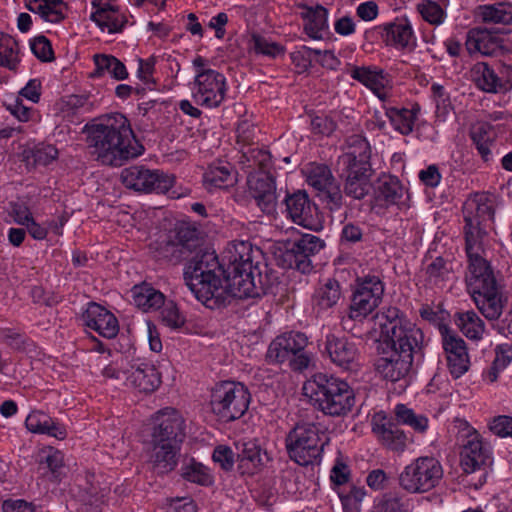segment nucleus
Returning <instances> with one entry per match:
<instances>
[{"mask_svg": "<svg viewBox=\"0 0 512 512\" xmlns=\"http://www.w3.org/2000/svg\"><path fill=\"white\" fill-rule=\"evenodd\" d=\"M225 267L215 252L198 248L187 259L184 280L207 308L221 309L233 298L276 295L279 276L266 262L260 248L248 241L234 242L227 250Z\"/></svg>", "mask_w": 512, "mask_h": 512, "instance_id": "nucleus-1", "label": "nucleus"}, {"mask_svg": "<svg viewBox=\"0 0 512 512\" xmlns=\"http://www.w3.org/2000/svg\"><path fill=\"white\" fill-rule=\"evenodd\" d=\"M375 321L383 344L390 350L375 361V371L383 380L399 382L404 388L409 384L414 362L424 358V334L397 307L378 312Z\"/></svg>", "mask_w": 512, "mask_h": 512, "instance_id": "nucleus-2", "label": "nucleus"}, {"mask_svg": "<svg viewBox=\"0 0 512 512\" xmlns=\"http://www.w3.org/2000/svg\"><path fill=\"white\" fill-rule=\"evenodd\" d=\"M90 154L103 165L121 167L144 152L129 120L121 113L103 115L85 125Z\"/></svg>", "mask_w": 512, "mask_h": 512, "instance_id": "nucleus-3", "label": "nucleus"}, {"mask_svg": "<svg viewBox=\"0 0 512 512\" xmlns=\"http://www.w3.org/2000/svg\"><path fill=\"white\" fill-rule=\"evenodd\" d=\"M303 394L329 416H344L355 405V394L349 384L337 377L317 373L303 385Z\"/></svg>", "mask_w": 512, "mask_h": 512, "instance_id": "nucleus-4", "label": "nucleus"}, {"mask_svg": "<svg viewBox=\"0 0 512 512\" xmlns=\"http://www.w3.org/2000/svg\"><path fill=\"white\" fill-rule=\"evenodd\" d=\"M468 261L466 284L476 307L486 319H499L504 301L490 263L485 258Z\"/></svg>", "mask_w": 512, "mask_h": 512, "instance_id": "nucleus-5", "label": "nucleus"}, {"mask_svg": "<svg viewBox=\"0 0 512 512\" xmlns=\"http://www.w3.org/2000/svg\"><path fill=\"white\" fill-rule=\"evenodd\" d=\"M349 150L339 160L344 166L342 176L345 177L344 193L346 196L361 200L371 190V164L370 145L368 141L360 136L353 135L348 138Z\"/></svg>", "mask_w": 512, "mask_h": 512, "instance_id": "nucleus-6", "label": "nucleus"}, {"mask_svg": "<svg viewBox=\"0 0 512 512\" xmlns=\"http://www.w3.org/2000/svg\"><path fill=\"white\" fill-rule=\"evenodd\" d=\"M329 441L327 430L320 423L300 422L286 435L285 447L291 460L308 466L321 461Z\"/></svg>", "mask_w": 512, "mask_h": 512, "instance_id": "nucleus-7", "label": "nucleus"}, {"mask_svg": "<svg viewBox=\"0 0 512 512\" xmlns=\"http://www.w3.org/2000/svg\"><path fill=\"white\" fill-rule=\"evenodd\" d=\"M202 244L201 233L196 227L181 224L166 240L155 243L153 256L157 261L177 265L184 260L187 261Z\"/></svg>", "mask_w": 512, "mask_h": 512, "instance_id": "nucleus-8", "label": "nucleus"}, {"mask_svg": "<svg viewBox=\"0 0 512 512\" xmlns=\"http://www.w3.org/2000/svg\"><path fill=\"white\" fill-rule=\"evenodd\" d=\"M250 398L247 387L242 383L222 381L213 387L210 404L213 413L223 421L230 422L244 415L249 407Z\"/></svg>", "mask_w": 512, "mask_h": 512, "instance_id": "nucleus-9", "label": "nucleus"}, {"mask_svg": "<svg viewBox=\"0 0 512 512\" xmlns=\"http://www.w3.org/2000/svg\"><path fill=\"white\" fill-rule=\"evenodd\" d=\"M308 338L302 332L290 331L276 337L269 345L266 360L270 364L288 362L294 371L308 368L311 357L306 352Z\"/></svg>", "mask_w": 512, "mask_h": 512, "instance_id": "nucleus-10", "label": "nucleus"}, {"mask_svg": "<svg viewBox=\"0 0 512 512\" xmlns=\"http://www.w3.org/2000/svg\"><path fill=\"white\" fill-rule=\"evenodd\" d=\"M443 476V469L433 457H419L399 474L400 487L411 494H421L435 488Z\"/></svg>", "mask_w": 512, "mask_h": 512, "instance_id": "nucleus-11", "label": "nucleus"}, {"mask_svg": "<svg viewBox=\"0 0 512 512\" xmlns=\"http://www.w3.org/2000/svg\"><path fill=\"white\" fill-rule=\"evenodd\" d=\"M324 246V240L318 236L304 234L287 243L285 250L277 257V263L284 269H295L303 274L309 273L313 269L311 257L319 253Z\"/></svg>", "mask_w": 512, "mask_h": 512, "instance_id": "nucleus-12", "label": "nucleus"}, {"mask_svg": "<svg viewBox=\"0 0 512 512\" xmlns=\"http://www.w3.org/2000/svg\"><path fill=\"white\" fill-rule=\"evenodd\" d=\"M384 294V284L378 276L367 275L357 278L351 296L349 320H363L378 307Z\"/></svg>", "mask_w": 512, "mask_h": 512, "instance_id": "nucleus-13", "label": "nucleus"}, {"mask_svg": "<svg viewBox=\"0 0 512 512\" xmlns=\"http://www.w3.org/2000/svg\"><path fill=\"white\" fill-rule=\"evenodd\" d=\"M121 180L125 187L137 192L165 194L173 187L175 178L161 170L135 165L122 170Z\"/></svg>", "mask_w": 512, "mask_h": 512, "instance_id": "nucleus-14", "label": "nucleus"}, {"mask_svg": "<svg viewBox=\"0 0 512 512\" xmlns=\"http://www.w3.org/2000/svg\"><path fill=\"white\" fill-rule=\"evenodd\" d=\"M226 78L213 69L198 71L194 80L193 99L196 104L206 108H216L225 99Z\"/></svg>", "mask_w": 512, "mask_h": 512, "instance_id": "nucleus-15", "label": "nucleus"}, {"mask_svg": "<svg viewBox=\"0 0 512 512\" xmlns=\"http://www.w3.org/2000/svg\"><path fill=\"white\" fill-rule=\"evenodd\" d=\"M287 216L297 225L312 231H320L324 226L323 214L319 212L306 191L298 190L287 194L285 199Z\"/></svg>", "mask_w": 512, "mask_h": 512, "instance_id": "nucleus-16", "label": "nucleus"}, {"mask_svg": "<svg viewBox=\"0 0 512 512\" xmlns=\"http://www.w3.org/2000/svg\"><path fill=\"white\" fill-rule=\"evenodd\" d=\"M184 419L173 408H165L156 413L152 432V443L179 446L185 439Z\"/></svg>", "mask_w": 512, "mask_h": 512, "instance_id": "nucleus-17", "label": "nucleus"}, {"mask_svg": "<svg viewBox=\"0 0 512 512\" xmlns=\"http://www.w3.org/2000/svg\"><path fill=\"white\" fill-rule=\"evenodd\" d=\"M372 432L378 441L387 449L401 453L407 448V444L413 441L391 416L383 412L376 413L372 418Z\"/></svg>", "mask_w": 512, "mask_h": 512, "instance_id": "nucleus-18", "label": "nucleus"}, {"mask_svg": "<svg viewBox=\"0 0 512 512\" xmlns=\"http://www.w3.org/2000/svg\"><path fill=\"white\" fill-rule=\"evenodd\" d=\"M492 456L488 444L483 443L478 434H475L472 439L468 440L463 446L460 453V465L463 471L467 474L483 470V481L485 482L486 468L492 465Z\"/></svg>", "mask_w": 512, "mask_h": 512, "instance_id": "nucleus-19", "label": "nucleus"}, {"mask_svg": "<svg viewBox=\"0 0 512 512\" xmlns=\"http://www.w3.org/2000/svg\"><path fill=\"white\" fill-rule=\"evenodd\" d=\"M443 349L446 354L447 367L457 379L465 374L470 366L469 355L465 341L455 333L446 330L442 339Z\"/></svg>", "mask_w": 512, "mask_h": 512, "instance_id": "nucleus-20", "label": "nucleus"}, {"mask_svg": "<svg viewBox=\"0 0 512 512\" xmlns=\"http://www.w3.org/2000/svg\"><path fill=\"white\" fill-rule=\"evenodd\" d=\"M325 350L330 360L345 370H354L358 366V347L354 341L348 338L328 335Z\"/></svg>", "mask_w": 512, "mask_h": 512, "instance_id": "nucleus-21", "label": "nucleus"}, {"mask_svg": "<svg viewBox=\"0 0 512 512\" xmlns=\"http://www.w3.org/2000/svg\"><path fill=\"white\" fill-rule=\"evenodd\" d=\"M84 325L95 330L100 336L112 339L119 332L117 318L103 306L90 302L82 315Z\"/></svg>", "mask_w": 512, "mask_h": 512, "instance_id": "nucleus-22", "label": "nucleus"}, {"mask_svg": "<svg viewBox=\"0 0 512 512\" xmlns=\"http://www.w3.org/2000/svg\"><path fill=\"white\" fill-rule=\"evenodd\" d=\"M375 200L385 206H407L408 193L398 177L382 174L374 184Z\"/></svg>", "mask_w": 512, "mask_h": 512, "instance_id": "nucleus-23", "label": "nucleus"}, {"mask_svg": "<svg viewBox=\"0 0 512 512\" xmlns=\"http://www.w3.org/2000/svg\"><path fill=\"white\" fill-rule=\"evenodd\" d=\"M247 183L249 190L257 205L266 213L271 214L276 208V187L275 182L269 174L248 175Z\"/></svg>", "mask_w": 512, "mask_h": 512, "instance_id": "nucleus-24", "label": "nucleus"}, {"mask_svg": "<svg viewBox=\"0 0 512 512\" xmlns=\"http://www.w3.org/2000/svg\"><path fill=\"white\" fill-rule=\"evenodd\" d=\"M236 448L237 469L241 475H254L262 470L265 463L269 461L267 452L255 441L238 443Z\"/></svg>", "mask_w": 512, "mask_h": 512, "instance_id": "nucleus-25", "label": "nucleus"}, {"mask_svg": "<svg viewBox=\"0 0 512 512\" xmlns=\"http://www.w3.org/2000/svg\"><path fill=\"white\" fill-rule=\"evenodd\" d=\"M466 48L469 53L479 52L484 56H501L506 49L503 40L488 30H473L467 35Z\"/></svg>", "mask_w": 512, "mask_h": 512, "instance_id": "nucleus-26", "label": "nucleus"}, {"mask_svg": "<svg viewBox=\"0 0 512 512\" xmlns=\"http://www.w3.org/2000/svg\"><path fill=\"white\" fill-rule=\"evenodd\" d=\"M126 383L140 392L151 393L161 384V376L156 367L151 363L133 364Z\"/></svg>", "mask_w": 512, "mask_h": 512, "instance_id": "nucleus-27", "label": "nucleus"}, {"mask_svg": "<svg viewBox=\"0 0 512 512\" xmlns=\"http://www.w3.org/2000/svg\"><path fill=\"white\" fill-rule=\"evenodd\" d=\"M300 17L304 21V32L314 40L323 39V32L328 30V9L317 4L309 6L300 4Z\"/></svg>", "mask_w": 512, "mask_h": 512, "instance_id": "nucleus-28", "label": "nucleus"}, {"mask_svg": "<svg viewBox=\"0 0 512 512\" xmlns=\"http://www.w3.org/2000/svg\"><path fill=\"white\" fill-rule=\"evenodd\" d=\"M492 201L484 195H476L465 202L463 207L464 221L468 225L485 226V223L494 218Z\"/></svg>", "mask_w": 512, "mask_h": 512, "instance_id": "nucleus-29", "label": "nucleus"}, {"mask_svg": "<svg viewBox=\"0 0 512 512\" xmlns=\"http://www.w3.org/2000/svg\"><path fill=\"white\" fill-rule=\"evenodd\" d=\"M377 29L381 31L387 45L400 48L408 47L413 37L412 27L407 18H396L393 22L379 25Z\"/></svg>", "mask_w": 512, "mask_h": 512, "instance_id": "nucleus-30", "label": "nucleus"}, {"mask_svg": "<svg viewBox=\"0 0 512 512\" xmlns=\"http://www.w3.org/2000/svg\"><path fill=\"white\" fill-rule=\"evenodd\" d=\"M26 428L38 434H46L57 439H64L67 435L66 429L50 416L41 411H33L25 420Z\"/></svg>", "mask_w": 512, "mask_h": 512, "instance_id": "nucleus-31", "label": "nucleus"}, {"mask_svg": "<svg viewBox=\"0 0 512 512\" xmlns=\"http://www.w3.org/2000/svg\"><path fill=\"white\" fill-rule=\"evenodd\" d=\"M349 75L354 80L371 89L380 99H383V89L387 83L382 69L371 66H353L349 69Z\"/></svg>", "mask_w": 512, "mask_h": 512, "instance_id": "nucleus-32", "label": "nucleus"}, {"mask_svg": "<svg viewBox=\"0 0 512 512\" xmlns=\"http://www.w3.org/2000/svg\"><path fill=\"white\" fill-rule=\"evenodd\" d=\"M269 151L259 148L258 146H243L238 163L242 169L246 170L248 175L253 174L257 170L265 171L270 164Z\"/></svg>", "mask_w": 512, "mask_h": 512, "instance_id": "nucleus-33", "label": "nucleus"}, {"mask_svg": "<svg viewBox=\"0 0 512 512\" xmlns=\"http://www.w3.org/2000/svg\"><path fill=\"white\" fill-rule=\"evenodd\" d=\"M179 451V446L153 443V453L151 455L153 470L158 474L171 472L177 465Z\"/></svg>", "mask_w": 512, "mask_h": 512, "instance_id": "nucleus-34", "label": "nucleus"}, {"mask_svg": "<svg viewBox=\"0 0 512 512\" xmlns=\"http://www.w3.org/2000/svg\"><path fill=\"white\" fill-rule=\"evenodd\" d=\"M476 16L485 24L509 25L512 23V4L498 2L480 5L476 8Z\"/></svg>", "mask_w": 512, "mask_h": 512, "instance_id": "nucleus-35", "label": "nucleus"}, {"mask_svg": "<svg viewBox=\"0 0 512 512\" xmlns=\"http://www.w3.org/2000/svg\"><path fill=\"white\" fill-rule=\"evenodd\" d=\"M93 60L96 66L94 72L91 73L93 78L108 74L115 80L121 81L128 77V71L124 63L113 55L95 54Z\"/></svg>", "mask_w": 512, "mask_h": 512, "instance_id": "nucleus-36", "label": "nucleus"}, {"mask_svg": "<svg viewBox=\"0 0 512 512\" xmlns=\"http://www.w3.org/2000/svg\"><path fill=\"white\" fill-rule=\"evenodd\" d=\"M132 295L134 304L144 312L161 308L165 301L164 294L147 283L135 285Z\"/></svg>", "mask_w": 512, "mask_h": 512, "instance_id": "nucleus-37", "label": "nucleus"}, {"mask_svg": "<svg viewBox=\"0 0 512 512\" xmlns=\"http://www.w3.org/2000/svg\"><path fill=\"white\" fill-rule=\"evenodd\" d=\"M471 72L473 81L479 89L487 93H502L501 76H498L488 63L477 62Z\"/></svg>", "mask_w": 512, "mask_h": 512, "instance_id": "nucleus-38", "label": "nucleus"}, {"mask_svg": "<svg viewBox=\"0 0 512 512\" xmlns=\"http://www.w3.org/2000/svg\"><path fill=\"white\" fill-rule=\"evenodd\" d=\"M233 166L225 160H216L209 165L203 175L207 188H222L233 183Z\"/></svg>", "mask_w": 512, "mask_h": 512, "instance_id": "nucleus-39", "label": "nucleus"}, {"mask_svg": "<svg viewBox=\"0 0 512 512\" xmlns=\"http://www.w3.org/2000/svg\"><path fill=\"white\" fill-rule=\"evenodd\" d=\"M375 512H412V502L400 491L383 493L375 501Z\"/></svg>", "mask_w": 512, "mask_h": 512, "instance_id": "nucleus-40", "label": "nucleus"}, {"mask_svg": "<svg viewBox=\"0 0 512 512\" xmlns=\"http://www.w3.org/2000/svg\"><path fill=\"white\" fill-rule=\"evenodd\" d=\"M454 322L460 331L469 339L480 340L485 331L483 320L473 310L456 312Z\"/></svg>", "mask_w": 512, "mask_h": 512, "instance_id": "nucleus-41", "label": "nucleus"}, {"mask_svg": "<svg viewBox=\"0 0 512 512\" xmlns=\"http://www.w3.org/2000/svg\"><path fill=\"white\" fill-rule=\"evenodd\" d=\"M57 157V148L51 144L44 143L35 145L32 148H26L21 153V161L25 162L27 167L46 166L56 160Z\"/></svg>", "mask_w": 512, "mask_h": 512, "instance_id": "nucleus-42", "label": "nucleus"}, {"mask_svg": "<svg viewBox=\"0 0 512 512\" xmlns=\"http://www.w3.org/2000/svg\"><path fill=\"white\" fill-rule=\"evenodd\" d=\"M342 297L340 283L335 279H328L314 293L313 300L320 310L334 307Z\"/></svg>", "mask_w": 512, "mask_h": 512, "instance_id": "nucleus-43", "label": "nucleus"}, {"mask_svg": "<svg viewBox=\"0 0 512 512\" xmlns=\"http://www.w3.org/2000/svg\"><path fill=\"white\" fill-rule=\"evenodd\" d=\"M465 250L468 260L475 258H484L483 240L487 235L485 227L468 225L465 223L464 228Z\"/></svg>", "mask_w": 512, "mask_h": 512, "instance_id": "nucleus-44", "label": "nucleus"}, {"mask_svg": "<svg viewBox=\"0 0 512 512\" xmlns=\"http://www.w3.org/2000/svg\"><path fill=\"white\" fill-rule=\"evenodd\" d=\"M391 417L399 426H409L418 433H424L428 428V419L422 414H416L413 409L405 404H397Z\"/></svg>", "mask_w": 512, "mask_h": 512, "instance_id": "nucleus-45", "label": "nucleus"}, {"mask_svg": "<svg viewBox=\"0 0 512 512\" xmlns=\"http://www.w3.org/2000/svg\"><path fill=\"white\" fill-rule=\"evenodd\" d=\"M470 137L481 158L485 162H488L492 158L491 146L494 145L490 126L487 123H480L473 126Z\"/></svg>", "mask_w": 512, "mask_h": 512, "instance_id": "nucleus-46", "label": "nucleus"}, {"mask_svg": "<svg viewBox=\"0 0 512 512\" xmlns=\"http://www.w3.org/2000/svg\"><path fill=\"white\" fill-rule=\"evenodd\" d=\"M386 116L389 118L392 126L402 135H409L414 128V113L408 111V108H386Z\"/></svg>", "mask_w": 512, "mask_h": 512, "instance_id": "nucleus-47", "label": "nucleus"}, {"mask_svg": "<svg viewBox=\"0 0 512 512\" xmlns=\"http://www.w3.org/2000/svg\"><path fill=\"white\" fill-rule=\"evenodd\" d=\"M17 42L9 35H0V67L11 71L17 69L19 63Z\"/></svg>", "mask_w": 512, "mask_h": 512, "instance_id": "nucleus-48", "label": "nucleus"}, {"mask_svg": "<svg viewBox=\"0 0 512 512\" xmlns=\"http://www.w3.org/2000/svg\"><path fill=\"white\" fill-rule=\"evenodd\" d=\"M181 476L187 481L203 486L209 485L212 482L207 469L201 463L196 462L193 458L183 463L181 467Z\"/></svg>", "mask_w": 512, "mask_h": 512, "instance_id": "nucleus-49", "label": "nucleus"}, {"mask_svg": "<svg viewBox=\"0 0 512 512\" xmlns=\"http://www.w3.org/2000/svg\"><path fill=\"white\" fill-rule=\"evenodd\" d=\"M452 271L451 263L443 257H436L426 267V275L429 283L437 285L448 279Z\"/></svg>", "mask_w": 512, "mask_h": 512, "instance_id": "nucleus-50", "label": "nucleus"}, {"mask_svg": "<svg viewBox=\"0 0 512 512\" xmlns=\"http://www.w3.org/2000/svg\"><path fill=\"white\" fill-rule=\"evenodd\" d=\"M307 182L319 192L335 182L328 166L320 164L312 166L308 172Z\"/></svg>", "mask_w": 512, "mask_h": 512, "instance_id": "nucleus-51", "label": "nucleus"}, {"mask_svg": "<svg viewBox=\"0 0 512 512\" xmlns=\"http://www.w3.org/2000/svg\"><path fill=\"white\" fill-rule=\"evenodd\" d=\"M512 361V345L501 344L495 349V359L493 361L491 371L489 373L490 380L493 382L497 379L498 373L504 370Z\"/></svg>", "mask_w": 512, "mask_h": 512, "instance_id": "nucleus-52", "label": "nucleus"}, {"mask_svg": "<svg viewBox=\"0 0 512 512\" xmlns=\"http://www.w3.org/2000/svg\"><path fill=\"white\" fill-rule=\"evenodd\" d=\"M417 9L423 19L432 25H439L444 21L445 11L441 6L432 0H424L418 4Z\"/></svg>", "mask_w": 512, "mask_h": 512, "instance_id": "nucleus-53", "label": "nucleus"}, {"mask_svg": "<svg viewBox=\"0 0 512 512\" xmlns=\"http://www.w3.org/2000/svg\"><path fill=\"white\" fill-rule=\"evenodd\" d=\"M161 310L162 322L172 329H179L185 324V317L179 312L173 301L165 302Z\"/></svg>", "mask_w": 512, "mask_h": 512, "instance_id": "nucleus-54", "label": "nucleus"}, {"mask_svg": "<svg viewBox=\"0 0 512 512\" xmlns=\"http://www.w3.org/2000/svg\"><path fill=\"white\" fill-rule=\"evenodd\" d=\"M319 196L326 208L331 212L338 211L343 205V196L336 182L319 192Z\"/></svg>", "mask_w": 512, "mask_h": 512, "instance_id": "nucleus-55", "label": "nucleus"}, {"mask_svg": "<svg viewBox=\"0 0 512 512\" xmlns=\"http://www.w3.org/2000/svg\"><path fill=\"white\" fill-rule=\"evenodd\" d=\"M41 19L51 23H59L65 18L67 5L62 0H45Z\"/></svg>", "mask_w": 512, "mask_h": 512, "instance_id": "nucleus-56", "label": "nucleus"}, {"mask_svg": "<svg viewBox=\"0 0 512 512\" xmlns=\"http://www.w3.org/2000/svg\"><path fill=\"white\" fill-rule=\"evenodd\" d=\"M320 54V50L312 49L305 45L290 53L292 63L299 69V72H306L312 66L313 56Z\"/></svg>", "mask_w": 512, "mask_h": 512, "instance_id": "nucleus-57", "label": "nucleus"}, {"mask_svg": "<svg viewBox=\"0 0 512 512\" xmlns=\"http://www.w3.org/2000/svg\"><path fill=\"white\" fill-rule=\"evenodd\" d=\"M92 5L96 8V11L91 14V20L94 21L101 29L108 28V24L112 20V16L116 12V9L108 3L102 6L100 0H93Z\"/></svg>", "mask_w": 512, "mask_h": 512, "instance_id": "nucleus-58", "label": "nucleus"}, {"mask_svg": "<svg viewBox=\"0 0 512 512\" xmlns=\"http://www.w3.org/2000/svg\"><path fill=\"white\" fill-rule=\"evenodd\" d=\"M33 54L42 62H51L55 59L51 42L43 35L35 37L31 41Z\"/></svg>", "mask_w": 512, "mask_h": 512, "instance_id": "nucleus-59", "label": "nucleus"}, {"mask_svg": "<svg viewBox=\"0 0 512 512\" xmlns=\"http://www.w3.org/2000/svg\"><path fill=\"white\" fill-rule=\"evenodd\" d=\"M39 465L48 468L52 474L58 475V470L63 466V455L53 448L42 451L39 454Z\"/></svg>", "mask_w": 512, "mask_h": 512, "instance_id": "nucleus-60", "label": "nucleus"}, {"mask_svg": "<svg viewBox=\"0 0 512 512\" xmlns=\"http://www.w3.org/2000/svg\"><path fill=\"white\" fill-rule=\"evenodd\" d=\"M212 459L218 463L224 471H231L235 463V454L232 449L226 445L215 447Z\"/></svg>", "mask_w": 512, "mask_h": 512, "instance_id": "nucleus-61", "label": "nucleus"}, {"mask_svg": "<svg viewBox=\"0 0 512 512\" xmlns=\"http://www.w3.org/2000/svg\"><path fill=\"white\" fill-rule=\"evenodd\" d=\"M363 226L357 223L348 222L343 225L340 242L341 244H355L363 239Z\"/></svg>", "mask_w": 512, "mask_h": 512, "instance_id": "nucleus-62", "label": "nucleus"}, {"mask_svg": "<svg viewBox=\"0 0 512 512\" xmlns=\"http://www.w3.org/2000/svg\"><path fill=\"white\" fill-rule=\"evenodd\" d=\"M489 429L499 437H512V417L506 415L494 417L489 424Z\"/></svg>", "mask_w": 512, "mask_h": 512, "instance_id": "nucleus-63", "label": "nucleus"}, {"mask_svg": "<svg viewBox=\"0 0 512 512\" xmlns=\"http://www.w3.org/2000/svg\"><path fill=\"white\" fill-rule=\"evenodd\" d=\"M17 221L19 224L26 226L27 231L34 239L43 240L46 238L47 229L36 223L30 213H26L24 217L18 213Z\"/></svg>", "mask_w": 512, "mask_h": 512, "instance_id": "nucleus-64", "label": "nucleus"}]
</instances>
